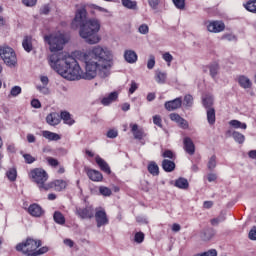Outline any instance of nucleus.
Returning <instances> with one entry per match:
<instances>
[{
    "mask_svg": "<svg viewBox=\"0 0 256 256\" xmlns=\"http://www.w3.org/2000/svg\"><path fill=\"white\" fill-rule=\"evenodd\" d=\"M124 59L127 63H137V53L133 50H126L124 53Z\"/></svg>",
    "mask_w": 256,
    "mask_h": 256,
    "instance_id": "21",
    "label": "nucleus"
},
{
    "mask_svg": "<svg viewBox=\"0 0 256 256\" xmlns=\"http://www.w3.org/2000/svg\"><path fill=\"white\" fill-rule=\"evenodd\" d=\"M163 59L168 63V67H171V61H173V55H171L169 52H166L163 54Z\"/></svg>",
    "mask_w": 256,
    "mask_h": 256,
    "instance_id": "45",
    "label": "nucleus"
},
{
    "mask_svg": "<svg viewBox=\"0 0 256 256\" xmlns=\"http://www.w3.org/2000/svg\"><path fill=\"white\" fill-rule=\"evenodd\" d=\"M207 179H208L209 183H212V181L217 180V174L210 173V174H208Z\"/></svg>",
    "mask_w": 256,
    "mask_h": 256,
    "instance_id": "60",
    "label": "nucleus"
},
{
    "mask_svg": "<svg viewBox=\"0 0 256 256\" xmlns=\"http://www.w3.org/2000/svg\"><path fill=\"white\" fill-rule=\"evenodd\" d=\"M155 81H156V83H159L160 85H164V83L167 82V73L161 72V71H156Z\"/></svg>",
    "mask_w": 256,
    "mask_h": 256,
    "instance_id": "25",
    "label": "nucleus"
},
{
    "mask_svg": "<svg viewBox=\"0 0 256 256\" xmlns=\"http://www.w3.org/2000/svg\"><path fill=\"white\" fill-rule=\"evenodd\" d=\"M53 217L55 223H58V225H65V216H63L61 212L56 211Z\"/></svg>",
    "mask_w": 256,
    "mask_h": 256,
    "instance_id": "33",
    "label": "nucleus"
},
{
    "mask_svg": "<svg viewBox=\"0 0 256 256\" xmlns=\"http://www.w3.org/2000/svg\"><path fill=\"white\" fill-rule=\"evenodd\" d=\"M46 161L50 167H57L59 166V160L53 158V157H47Z\"/></svg>",
    "mask_w": 256,
    "mask_h": 256,
    "instance_id": "43",
    "label": "nucleus"
},
{
    "mask_svg": "<svg viewBox=\"0 0 256 256\" xmlns=\"http://www.w3.org/2000/svg\"><path fill=\"white\" fill-rule=\"evenodd\" d=\"M184 150L188 155H194L195 154V144L193 143V140L191 138L186 137L184 138Z\"/></svg>",
    "mask_w": 256,
    "mask_h": 256,
    "instance_id": "15",
    "label": "nucleus"
},
{
    "mask_svg": "<svg viewBox=\"0 0 256 256\" xmlns=\"http://www.w3.org/2000/svg\"><path fill=\"white\" fill-rule=\"evenodd\" d=\"M44 41L49 46V51L52 53L48 56L50 67L68 81H79V79H86L91 81L97 75L105 79L111 75V68L113 67V52L107 47L96 45L88 52H76L78 61L85 63V72L81 70V66L77 60L68 53L63 51L67 43V37L61 32H55L44 36Z\"/></svg>",
    "mask_w": 256,
    "mask_h": 256,
    "instance_id": "1",
    "label": "nucleus"
},
{
    "mask_svg": "<svg viewBox=\"0 0 256 256\" xmlns=\"http://www.w3.org/2000/svg\"><path fill=\"white\" fill-rule=\"evenodd\" d=\"M0 57L8 67H15L17 65V54L9 46L0 47Z\"/></svg>",
    "mask_w": 256,
    "mask_h": 256,
    "instance_id": "5",
    "label": "nucleus"
},
{
    "mask_svg": "<svg viewBox=\"0 0 256 256\" xmlns=\"http://www.w3.org/2000/svg\"><path fill=\"white\" fill-rule=\"evenodd\" d=\"M148 171L151 175L156 177L157 175H159V166L155 162H150L148 164Z\"/></svg>",
    "mask_w": 256,
    "mask_h": 256,
    "instance_id": "30",
    "label": "nucleus"
},
{
    "mask_svg": "<svg viewBox=\"0 0 256 256\" xmlns=\"http://www.w3.org/2000/svg\"><path fill=\"white\" fill-rule=\"evenodd\" d=\"M72 29H79V35L88 45H97L101 43V21L97 18H87V10L80 8L76 11L75 17L71 23Z\"/></svg>",
    "mask_w": 256,
    "mask_h": 256,
    "instance_id": "2",
    "label": "nucleus"
},
{
    "mask_svg": "<svg viewBox=\"0 0 256 256\" xmlns=\"http://www.w3.org/2000/svg\"><path fill=\"white\" fill-rule=\"evenodd\" d=\"M95 219L97 227H103L109 225V217H107V212L104 208H96Z\"/></svg>",
    "mask_w": 256,
    "mask_h": 256,
    "instance_id": "6",
    "label": "nucleus"
},
{
    "mask_svg": "<svg viewBox=\"0 0 256 256\" xmlns=\"http://www.w3.org/2000/svg\"><path fill=\"white\" fill-rule=\"evenodd\" d=\"M207 167H208L209 171H213V169H215V167H217V157L215 155H213L209 159Z\"/></svg>",
    "mask_w": 256,
    "mask_h": 256,
    "instance_id": "38",
    "label": "nucleus"
},
{
    "mask_svg": "<svg viewBox=\"0 0 256 256\" xmlns=\"http://www.w3.org/2000/svg\"><path fill=\"white\" fill-rule=\"evenodd\" d=\"M25 163H28V165H31V163H35L37 159L35 157L31 156V154H23Z\"/></svg>",
    "mask_w": 256,
    "mask_h": 256,
    "instance_id": "44",
    "label": "nucleus"
},
{
    "mask_svg": "<svg viewBox=\"0 0 256 256\" xmlns=\"http://www.w3.org/2000/svg\"><path fill=\"white\" fill-rule=\"evenodd\" d=\"M27 141H28V143H35V141H36L35 135L28 134L27 135Z\"/></svg>",
    "mask_w": 256,
    "mask_h": 256,
    "instance_id": "63",
    "label": "nucleus"
},
{
    "mask_svg": "<svg viewBox=\"0 0 256 256\" xmlns=\"http://www.w3.org/2000/svg\"><path fill=\"white\" fill-rule=\"evenodd\" d=\"M173 3L177 9H185V0H173Z\"/></svg>",
    "mask_w": 256,
    "mask_h": 256,
    "instance_id": "47",
    "label": "nucleus"
},
{
    "mask_svg": "<svg viewBox=\"0 0 256 256\" xmlns=\"http://www.w3.org/2000/svg\"><path fill=\"white\" fill-rule=\"evenodd\" d=\"M47 251H49V248L47 246H44L38 250H35L34 256L44 255V253H47Z\"/></svg>",
    "mask_w": 256,
    "mask_h": 256,
    "instance_id": "51",
    "label": "nucleus"
},
{
    "mask_svg": "<svg viewBox=\"0 0 256 256\" xmlns=\"http://www.w3.org/2000/svg\"><path fill=\"white\" fill-rule=\"evenodd\" d=\"M229 126L233 127V129H243V130L247 129V124H245L239 120H231L229 122Z\"/></svg>",
    "mask_w": 256,
    "mask_h": 256,
    "instance_id": "28",
    "label": "nucleus"
},
{
    "mask_svg": "<svg viewBox=\"0 0 256 256\" xmlns=\"http://www.w3.org/2000/svg\"><path fill=\"white\" fill-rule=\"evenodd\" d=\"M119 135V133L117 132V130L115 129H111L107 132V137L109 139H115V137H117Z\"/></svg>",
    "mask_w": 256,
    "mask_h": 256,
    "instance_id": "54",
    "label": "nucleus"
},
{
    "mask_svg": "<svg viewBox=\"0 0 256 256\" xmlns=\"http://www.w3.org/2000/svg\"><path fill=\"white\" fill-rule=\"evenodd\" d=\"M76 215H78L80 219H93L95 210L91 205H88L84 208L76 207Z\"/></svg>",
    "mask_w": 256,
    "mask_h": 256,
    "instance_id": "8",
    "label": "nucleus"
},
{
    "mask_svg": "<svg viewBox=\"0 0 256 256\" xmlns=\"http://www.w3.org/2000/svg\"><path fill=\"white\" fill-rule=\"evenodd\" d=\"M170 119L171 121L177 123V125L181 127V129H189V122H187V120H185L183 117H180L179 114L171 113Z\"/></svg>",
    "mask_w": 256,
    "mask_h": 256,
    "instance_id": "12",
    "label": "nucleus"
},
{
    "mask_svg": "<svg viewBox=\"0 0 256 256\" xmlns=\"http://www.w3.org/2000/svg\"><path fill=\"white\" fill-rule=\"evenodd\" d=\"M148 69H153L155 67V56L151 55L147 62Z\"/></svg>",
    "mask_w": 256,
    "mask_h": 256,
    "instance_id": "56",
    "label": "nucleus"
},
{
    "mask_svg": "<svg viewBox=\"0 0 256 256\" xmlns=\"http://www.w3.org/2000/svg\"><path fill=\"white\" fill-rule=\"evenodd\" d=\"M95 161L98 167H100L101 171H103L104 173H107V175L111 174V168L109 167V164H107V162L103 160V158L96 156Z\"/></svg>",
    "mask_w": 256,
    "mask_h": 256,
    "instance_id": "14",
    "label": "nucleus"
},
{
    "mask_svg": "<svg viewBox=\"0 0 256 256\" xmlns=\"http://www.w3.org/2000/svg\"><path fill=\"white\" fill-rule=\"evenodd\" d=\"M99 193L103 195V197H111L112 191L109 187L106 186H100L99 187Z\"/></svg>",
    "mask_w": 256,
    "mask_h": 256,
    "instance_id": "36",
    "label": "nucleus"
},
{
    "mask_svg": "<svg viewBox=\"0 0 256 256\" xmlns=\"http://www.w3.org/2000/svg\"><path fill=\"white\" fill-rule=\"evenodd\" d=\"M130 127L135 139L141 140L143 137H145V131H143L142 128H139V125L130 124Z\"/></svg>",
    "mask_w": 256,
    "mask_h": 256,
    "instance_id": "16",
    "label": "nucleus"
},
{
    "mask_svg": "<svg viewBox=\"0 0 256 256\" xmlns=\"http://www.w3.org/2000/svg\"><path fill=\"white\" fill-rule=\"evenodd\" d=\"M22 89L20 86H13L10 90L9 97H19L21 95Z\"/></svg>",
    "mask_w": 256,
    "mask_h": 256,
    "instance_id": "37",
    "label": "nucleus"
},
{
    "mask_svg": "<svg viewBox=\"0 0 256 256\" xmlns=\"http://www.w3.org/2000/svg\"><path fill=\"white\" fill-rule=\"evenodd\" d=\"M88 9H91V13H95L94 11H99L100 13H107V9L97 6L96 4H88Z\"/></svg>",
    "mask_w": 256,
    "mask_h": 256,
    "instance_id": "35",
    "label": "nucleus"
},
{
    "mask_svg": "<svg viewBox=\"0 0 256 256\" xmlns=\"http://www.w3.org/2000/svg\"><path fill=\"white\" fill-rule=\"evenodd\" d=\"M202 103L205 109H212L211 107H213V96L209 94L204 95L202 97Z\"/></svg>",
    "mask_w": 256,
    "mask_h": 256,
    "instance_id": "24",
    "label": "nucleus"
},
{
    "mask_svg": "<svg viewBox=\"0 0 256 256\" xmlns=\"http://www.w3.org/2000/svg\"><path fill=\"white\" fill-rule=\"evenodd\" d=\"M123 7L126 9H137V1L121 0Z\"/></svg>",
    "mask_w": 256,
    "mask_h": 256,
    "instance_id": "34",
    "label": "nucleus"
},
{
    "mask_svg": "<svg viewBox=\"0 0 256 256\" xmlns=\"http://www.w3.org/2000/svg\"><path fill=\"white\" fill-rule=\"evenodd\" d=\"M136 243H143L145 241V234L143 232H137L134 237Z\"/></svg>",
    "mask_w": 256,
    "mask_h": 256,
    "instance_id": "42",
    "label": "nucleus"
},
{
    "mask_svg": "<svg viewBox=\"0 0 256 256\" xmlns=\"http://www.w3.org/2000/svg\"><path fill=\"white\" fill-rule=\"evenodd\" d=\"M181 105H183V99L178 97L174 100L165 102L164 107L167 111H175V109H179Z\"/></svg>",
    "mask_w": 256,
    "mask_h": 256,
    "instance_id": "11",
    "label": "nucleus"
},
{
    "mask_svg": "<svg viewBox=\"0 0 256 256\" xmlns=\"http://www.w3.org/2000/svg\"><path fill=\"white\" fill-rule=\"evenodd\" d=\"M161 0H148V5L152 8V9H157V7H159V3Z\"/></svg>",
    "mask_w": 256,
    "mask_h": 256,
    "instance_id": "55",
    "label": "nucleus"
},
{
    "mask_svg": "<svg viewBox=\"0 0 256 256\" xmlns=\"http://www.w3.org/2000/svg\"><path fill=\"white\" fill-rule=\"evenodd\" d=\"M38 91H40V93H43L44 95H47L49 93V88H47L46 86H37Z\"/></svg>",
    "mask_w": 256,
    "mask_h": 256,
    "instance_id": "59",
    "label": "nucleus"
},
{
    "mask_svg": "<svg viewBox=\"0 0 256 256\" xmlns=\"http://www.w3.org/2000/svg\"><path fill=\"white\" fill-rule=\"evenodd\" d=\"M61 119L65 123V125H73V123H75V120L73 119V117H71V114L67 111L61 112L60 120Z\"/></svg>",
    "mask_w": 256,
    "mask_h": 256,
    "instance_id": "23",
    "label": "nucleus"
},
{
    "mask_svg": "<svg viewBox=\"0 0 256 256\" xmlns=\"http://www.w3.org/2000/svg\"><path fill=\"white\" fill-rule=\"evenodd\" d=\"M249 239L256 241V226L251 229L249 233Z\"/></svg>",
    "mask_w": 256,
    "mask_h": 256,
    "instance_id": "58",
    "label": "nucleus"
},
{
    "mask_svg": "<svg viewBox=\"0 0 256 256\" xmlns=\"http://www.w3.org/2000/svg\"><path fill=\"white\" fill-rule=\"evenodd\" d=\"M183 105H185V107H192L193 106V96L186 95L183 100Z\"/></svg>",
    "mask_w": 256,
    "mask_h": 256,
    "instance_id": "41",
    "label": "nucleus"
},
{
    "mask_svg": "<svg viewBox=\"0 0 256 256\" xmlns=\"http://www.w3.org/2000/svg\"><path fill=\"white\" fill-rule=\"evenodd\" d=\"M243 7L246 11L250 13H256V0H249L248 2L243 4Z\"/></svg>",
    "mask_w": 256,
    "mask_h": 256,
    "instance_id": "27",
    "label": "nucleus"
},
{
    "mask_svg": "<svg viewBox=\"0 0 256 256\" xmlns=\"http://www.w3.org/2000/svg\"><path fill=\"white\" fill-rule=\"evenodd\" d=\"M22 3L26 7H35V5H37V0H22Z\"/></svg>",
    "mask_w": 256,
    "mask_h": 256,
    "instance_id": "53",
    "label": "nucleus"
},
{
    "mask_svg": "<svg viewBox=\"0 0 256 256\" xmlns=\"http://www.w3.org/2000/svg\"><path fill=\"white\" fill-rule=\"evenodd\" d=\"M232 137L234 141H236V143H239L240 145H242V143H245V135L241 134L240 132H232Z\"/></svg>",
    "mask_w": 256,
    "mask_h": 256,
    "instance_id": "32",
    "label": "nucleus"
},
{
    "mask_svg": "<svg viewBox=\"0 0 256 256\" xmlns=\"http://www.w3.org/2000/svg\"><path fill=\"white\" fill-rule=\"evenodd\" d=\"M50 11L49 5H44L41 9L42 15H47Z\"/></svg>",
    "mask_w": 256,
    "mask_h": 256,
    "instance_id": "61",
    "label": "nucleus"
},
{
    "mask_svg": "<svg viewBox=\"0 0 256 256\" xmlns=\"http://www.w3.org/2000/svg\"><path fill=\"white\" fill-rule=\"evenodd\" d=\"M66 188H67V181L55 180L47 184L45 191H49V189H54L55 191H63V189H66Z\"/></svg>",
    "mask_w": 256,
    "mask_h": 256,
    "instance_id": "9",
    "label": "nucleus"
},
{
    "mask_svg": "<svg viewBox=\"0 0 256 256\" xmlns=\"http://www.w3.org/2000/svg\"><path fill=\"white\" fill-rule=\"evenodd\" d=\"M137 89H139V84H137V82L135 81H132L129 89V94L133 95V93H135Z\"/></svg>",
    "mask_w": 256,
    "mask_h": 256,
    "instance_id": "48",
    "label": "nucleus"
},
{
    "mask_svg": "<svg viewBox=\"0 0 256 256\" xmlns=\"http://www.w3.org/2000/svg\"><path fill=\"white\" fill-rule=\"evenodd\" d=\"M238 83L243 87V89H249V87H251V80H249V78L246 76H240L238 78Z\"/></svg>",
    "mask_w": 256,
    "mask_h": 256,
    "instance_id": "29",
    "label": "nucleus"
},
{
    "mask_svg": "<svg viewBox=\"0 0 256 256\" xmlns=\"http://www.w3.org/2000/svg\"><path fill=\"white\" fill-rule=\"evenodd\" d=\"M119 99V94L117 92H112L105 96L102 100L101 103L102 105H111V103H115V101Z\"/></svg>",
    "mask_w": 256,
    "mask_h": 256,
    "instance_id": "18",
    "label": "nucleus"
},
{
    "mask_svg": "<svg viewBox=\"0 0 256 256\" xmlns=\"http://www.w3.org/2000/svg\"><path fill=\"white\" fill-rule=\"evenodd\" d=\"M248 155L250 159H256V150H251Z\"/></svg>",
    "mask_w": 256,
    "mask_h": 256,
    "instance_id": "64",
    "label": "nucleus"
},
{
    "mask_svg": "<svg viewBox=\"0 0 256 256\" xmlns=\"http://www.w3.org/2000/svg\"><path fill=\"white\" fill-rule=\"evenodd\" d=\"M153 123L154 125H157V127H163V120L161 119V116L155 115L153 116Z\"/></svg>",
    "mask_w": 256,
    "mask_h": 256,
    "instance_id": "46",
    "label": "nucleus"
},
{
    "mask_svg": "<svg viewBox=\"0 0 256 256\" xmlns=\"http://www.w3.org/2000/svg\"><path fill=\"white\" fill-rule=\"evenodd\" d=\"M6 175L9 181H15L17 179V170L12 168L9 171H7Z\"/></svg>",
    "mask_w": 256,
    "mask_h": 256,
    "instance_id": "40",
    "label": "nucleus"
},
{
    "mask_svg": "<svg viewBox=\"0 0 256 256\" xmlns=\"http://www.w3.org/2000/svg\"><path fill=\"white\" fill-rule=\"evenodd\" d=\"M175 187H178V189H189V181L185 178H178L175 181Z\"/></svg>",
    "mask_w": 256,
    "mask_h": 256,
    "instance_id": "26",
    "label": "nucleus"
},
{
    "mask_svg": "<svg viewBox=\"0 0 256 256\" xmlns=\"http://www.w3.org/2000/svg\"><path fill=\"white\" fill-rule=\"evenodd\" d=\"M31 105L34 109H41V102L38 99H33Z\"/></svg>",
    "mask_w": 256,
    "mask_h": 256,
    "instance_id": "57",
    "label": "nucleus"
},
{
    "mask_svg": "<svg viewBox=\"0 0 256 256\" xmlns=\"http://www.w3.org/2000/svg\"><path fill=\"white\" fill-rule=\"evenodd\" d=\"M162 157L168 158V159H175V154L171 150H166L163 152Z\"/></svg>",
    "mask_w": 256,
    "mask_h": 256,
    "instance_id": "52",
    "label": "nucleus"
},
{
    "mask_svg": "<svg viewBox=\"0 0 256 256\" xmlns=\"http://www.w3.org/2000/svg\"><path fill=\"white\" fill-rule=\"evenodd\" d=\"M41 247L40 240L28 238L25 242H22L16 246V250L27 256H35V250Z\"/></svg>",
    "mask_w": 256,
    "mask_h": 256,
    "instance_id": "4",
    "label": "nucleus"
},
{
    "mask_svg": "<svg viewBox=\"0 0 256 256\" xmlns=\"http://www.w3.org/2000/svg\"><path fill=\"white\" fill-rule=\"evenodd\" d=\"M205 26L210 33H221L225 31V23L223 21H206Z\"/></svg>",
    "mask_w": 256,
    "mask_h": 256,
    "instance_id": "7",
    "label": "nucleus"
},
{
    "mask_svg": "<svg viewBox=\"0 0 256 256\" xmlns=\"http://www.w3.org/2000/svg\"><path fill=\"white\" fill-rule=\"evenodd\" d=\"M162 169L166 171V173H171L175 171V162L165 159L162 161Z\"/></svg>",
    "mask_w": 256,
    "mask_h": 256,
    "instance_id": "22",
    "label": "nucleus"
},
{
    "mask_svg": "<svg viewBox=\"0 0 256 256\" xmlns=\"http://www.w3.org/2000/svg\"><path fill=\"white\" fill-rule=\"evenodd\" d=\"M22 47L27 53H31V51H33V38L31 36H25L22 42Z\"/></svg>",
    "mask_w": 256,
    "mask_h": 256,
    "instance_id": "20",
    "label": "nucleus"
},
{
    "mask_svg": "<svg viewBox=\"0 0 256 256\" xmlns=\"http://www.w3.org/2000/svg\"><path fill=\"white\" fill-rule=\"evenodd\" d=\"M218 72H219V64L214 63V64L210 65V75L213 79H215V77H217Z\"/></svg>",
    "mask_w": 256,
    "mask_h": 256,
    "instance_id": "39",
    "label": "nucleus"
},
{
    "mask_svg": "<svg viewBox=\"0 0 256 256\" xmlns=\"http://www.w3.org/2000/svg\"><path fill=\"white\" fill-rule=\"evenodd\" d=\"M46 123L48 125H51L52 127H55L56 125H59L61 123V115L57 112H52L46 116Z\"/></svg>",
    "mask_w": 256,
    "mask_h": 256,
    "instance_id": "13",
    "label": "nucleus"
},
{
    "mask_svg": "<svg viewBox=\"0 0 256 256\" xmlns=\"http://www.w3.org/2000/svg\"><path fill=\"white\" fill-rule=\"evenodd\" d=\"M195 256H217V250L211 249V250H209L207 252H204L202 254H197Z\"/></svg>",
    "mask_w": 256,
    "mask_h": 256,
    "instance_id": "50",
    "label": "nucleus"
},
{
    "mask_svg": "<svg viewBox=\"0 0 256 256\" xmlns=\"http://www.w3.org/2000/svg\"><path fill=\"white\" fill-rule=\"evenodd\" d=\"M29 177L30 179H32L34 183H36V185H38L40 191H46L47 179H49V174H47V172L44 169H32L29 173Z\"/></svg>",
    "mask_w": 256,
    "mask_h": 256,
    "instance_id": "3",
    "label": "nucleus"
},
{
    "mask_svg": "<svg viewBox=\"0 0 256 256\" xmlns=\"http://www.w3.org/2000/svg\"><path fill=\"white\" fill-rule=\"evenodd\" d=\"M139 33H141L142 35H147V33H149V26H147L146 24H142L139 28H138Z\"/></svg>",
    "mask_w": 256,
    "mask_h": 256,
    "instance_id": "49",
    "label": "nucleus"
},
{
    "mask_svg": "<svg viewBox=\"0 0 256 256\" xmlns=\"http://www.w3.org/2000/svg\"><path fill=\"white\" fill-rule=\"evenodd\" d=\"M87 176L91 181H103V174L97 170L88 169Z\"/></svg>",
    "mask_w": 256,
    "mask_h": 256,
    "instance_id": "19",
    "label": "nucleus"
},
{
    "mask_svg": "<svg viewBox=\"0 0 256 256\" xmlns=\"http://www.w3.org/2000/svg\"><path fill=\"white\" fill-rule=\"evenodd\" d=\"M207 121L209 125H215V108H208Z\"/></svg>",
    "mask_w": 256,
    "mask_h": 256,
    "instance_id": "31",
    "label": "nucleus"
},
{
    "mask_svg": "<svg viewBox=\"0 0 256 256\" xmlns=\"http://www.w3.org/2000/svg\"><path fill=\"white\" fill-rule=\"evenodd\" d=\"M28 213L31 217H43L45 215V210L39 204H31L28 207Z\"/></svg>",
    "mask_w": 256,
    "mask_h": 256,
    "instance_id": "10",
    "label": "nucleus"
},
{
    "mask_svg": "<svg viewBox=\"0 0 256 256\" xmlns=\"http://www.w3.org/2000/svg\"><path fill=\"white\" fill-rule=\"evenodd\" d=\"M42 137H44V139H47L48 141H60L61 139V135L55 133V132H51L49 130H43L41 132Z\"/></svg>",
    "mask_w": 256,
    "mask_h": 256,
    "instance_id": "17",
    "label": "nucleus"
},
{
    "mask_svg": "<svg viewBox=\"0 0 256 256\" xmlns=\"http://www.w3.org/2000/svg\"><path fill=\"white\" fill-rule=\"evenodd\" d=\"M203 207L204 209H211L213 207V201H205Z\"/></svg>",
    "mask_w": 256,
    "mask_h": 256,
    "instance_id": "62",
    "label": "nucleus"
}]
</instances>
